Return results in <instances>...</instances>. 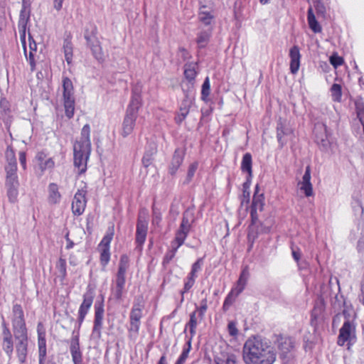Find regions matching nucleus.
Wrapping results in <instances>:
<instances>
[{
	"label": "nucleus",
	"instance_id": "nucleus-1",
	"mask_svg": "<svg viewBox=\"0 0 364 364\" xmlns=\"http://www.w3.org/2000/svg\"><path fill=\"white\" fill-rule=\"evenodd\" d=\"M10 319L15 340L16 356L19 363L23 364L27 360L28 336L25 314L21 304H15L13 305Z\"/></svg>",
	"mask_w": 364,
	"mask_h": 364
},
{
	"label": "nucleus",
	"instance_id": "nucleus-2",
	"mask_svg": "<svg viewBox=\"0 0 364 364\" xmlns=\"http://www.w3.org/2000/svg\"><path fill=\"white\" fill-rule=\"evenodd\" d=\"M243 360L246 364H273L276 353L267 341L259 336H252L243 346Z\"/></svg>",
	"mask_w": 364,
	"mask_h": 364
},
{
	"label": "nucleus",
	"instance_id": "nucleus-3",
	"mask_svg": "<svg viewBox=\"0 0 364 364\" xmlns=\"http://www.w3.org/2000/svg\"><path fill=\"white\" fill-rule=\"evenodd\" d=\"M90 127L88 124L83 126L79 140L73 146L74 166L78 173H85L87 164L91 152Z\"/></svg>",
	"mask_w": 364,
	"mask_h": 364
},
{
	"label": "nucleus",
	"instance_id": "nucleus-4",
	"mask_svg": "<svg viewBox=\"0 0 364 364\" xmlns=\"http://www.w3.org/2000/svg\"><path fill=\"white\" fill-rule=\"evenodd\" d=\"M144 307V306L143 304L134 302L129 314L128 338L133 343L136 341L139 336Z\"/></svg>",
	"mask_w": 364,
	"mask_h": 364
},
{
	"label": "nucleus",
	"instance_id": "nucleus-5",
	"mask_svg": "<svg viewBox=\"0 0 364 364\" xmlns=\"http://www.w3.org/2000/svg\"><path fill=\"white\" fill-rule=\"evenodd\" d=\"M63 101L65 116L70 119L75 114V102L73 85L68 77L63 78Z\"/></svg>",
	"mask_w": 364,
	"mask_h": 364
},
{
	"label": "nucleus",
	"instance_id": "nucleus-6",
	"mask_svg": "<svg viewBox=\"0 0 364 364\" xmlns=\"http://www.w3.org/2000/svg\"><path fill=\"white\" fill-rule=\"evenodd\" d=\"M356 341L355 323L353 319L348 318L340 328L337 343L338 346H350Z\"/></svg>",
	"mask_w": 364,
	"mask_h": 364
},
{
	"label": "nucleus",
	"instance_id": "nucleus-7",
	"mask_svg": "<svg viewBox=\"0 0 364 364\" xmlns=\"http://www.w3.org/2000/svg\"><path fill=\"white\" fill-rule=\"evenodd\" d=\"M114 225L108 228L105 235L98 245V250L100 252V263L105 267L110 259V243L114 236Z\"/></svg>",
	"mask_w": 364,
	"mask_h": 364
},
{
	"label": "nucleus",
	"instance_id": "nucleus-8",
	"mask_svg": "<svg viewBox=\"0 0 364 364\" xmlns=\"http://www.w3.org/2000/svg\"><path fill=\"white\" fill-rule=\"evenodd\" d=\"M20 183L17 173L6 174L5 187L9 201L15 203L18 201Z\"/></svg>",
	"mask_w": 364,
	"mask_h": 364
},
{
	"label": "nucleus",
	"instance_id": "nucleus-9",
	"mask_svg": "<svg viewBox=\"0 0 364 364\" xmlns=\"http://www.w3.org/2000/svg\"><path fill=\"white\" fill-rule=\"evenodd\" d=\"M2 342L1 347L4 352L8 356L9 359L11 358L14 353V349L15 347V343H14L13 336L9 328L8 323L6 322L4 317L2 316Z\"/></svg>",
	"mask_w": 364,
	"mask_h": 364
},
{
	"label": "nucleus",
	"instance_id": "nucleus-10",
	"mask_svg": "<svg viewBox=\"0 0 364 364\" xmlns=\"http://www.w3.org/2000/svg\"><path fill=\"white\" fill-rule=\"evenodd\" d=\"M104 304L103 301L96 302L95 304V318L92 335L95 338L101 337V330L102 328L104 318Z\"/></svg>",
	"mask_w": 364,
	"mask_h": 364
},
{
	"label": "nucleus",
	"instance_id": "nucleus-11",
	"mask_svg": "<svg viewBox=\"0 0 364 364\" xmlns=\"http://www.w3.org/2000/svg\"><path fill=\"white\" fill-rule=\"evenodd\" d=\"M31 11H20L19 20L18 23V31L20 33V39L23 48V51L26 55V33L28 23L30 21Z\"/></svg>",
	"mask_w": 364,
	"mask_h": 364
},
{
	"label": "nucleus",
	"instance_id": "nucleus-12",
	"mask_svg": "<svg viewBox=\"0 0 364 364\" xmlns=\"http://www.w3.org/2000/svg\"><path fill=\"white\" fill-rule=\"evenodd\" d=\"M86 193L82 189L75 193L72 202V211L74 215H80L84 213L87 204Z\"/></svg>",
	"mask_w": 364,
	"mask_h": 364
},
{
	"label": "nucleus",
	"instance_id": "nucleus-13",
	"mask_svg": "<svg viewBox=\"0 0 364 364\" xmlns=\"http://www.w3.org/2000/svg\"><path fill=\"white\" fill-rule=\"evenodd\" d=\"M148 221L140 215L138 218L136 230V243L137 247L141 249L147 235Z\"/></svg>",
	"mask_w": 364,
	"mask_h": 364
},
{
	"label": "nucleus",
	"instance_id": "nucleus-14",
	"mask_svg": "<svg viewBox=\"0 0 364 364\" xmlns=\"http://www.w3.org/2000/svg\"><path fill=\"white\" fill-rule=\"evenodd\" d=\"M129 267V259L127 255H122L119 262L118 271L116 275L115 285L125 287V277Z\"/></svg>",
	"mask_w": 364,
	"mask_h": 364
},
{
	"label": "nucleus",
	"instance_id": "nucleus-15",
	"mask_svg": "<svg viewBox=\"0 0 364 364\" xmlns=\"http://www.w3.org/2000/svg\"><path fill=\"white\" fill-rule=\"evenodd\" d=\"M293 134V129L284 121L279 119L277 125V138L281 147L287 142V137Z\"/></svg>",
	"mask_w": 364,
	"mask_h": 364
},
{
	"label": "nucleus",
	"instance_id": "nucleus-16",
	"mask_svg": "<svg viewBox=\"0 0 364 364\" xmlns=\"http://www.w3.org/2000/svg\"><path fill=\"white\" fill-rule=\"evenodd\" d=\"M276 345L279 350L280 356L284 358L287 357L288 354L294 347V343L292 338L284 336H278Z\"/></svg>",
	"mask_w": 364,
	"mask_h": 364
},
{
	"label": "nucleus",
	"instance_id": "nucleus-17",
	"mask_svg": "<svg viewBox=\"0 0 364 364\" xmlns=\"http://www.w3.org/2000/svg\"><path fill=\"white\" fill-rule=\"evenodd\" d=\"M6 164L4 166L6 174L17 173V162L15 151L11 146H8L5 151Z\"/></svg>",
	"mask_w": 364,
	"mask_h": 364
},
{
	"label": "nucleus",
	"instance_id": "nucleus-18",
	"mask_svg": "<svg viewBox=\"0 0 364 364\" xmlns=\"http://www.w3.org/2000/svg\"><path fill=\"white\" fill-rule=\"evenodd\" d=\"M142 104L141 89L136 87L132 90V95L130 103L127 109L128 113L138 115V111Z\"/></svg>",
	"mask_w": 364,
	"mask_h": 364
},
{
	"label": "nucleus",
	"instance_id": "nucleus-19",
	"mask_svg": "<svg viewBox=\"0 0 364 364\" xmlns=\"http://www.w3.org/2000/svg\"><path fill=\"white\" fill-rule=\"evenodd\" d=\"M85 38L87 41V44L90 48L94 57L98 60H103L104 54L100 46V43L97 38L94 35H85Z\"/></svg>",
	"mask_w": 364,
	"mask_h": 364
},
{
	"label": "nucleus",
	"instance_id": "nucleus-20",
	"mask_svg": "<svg viewBox=\"0 0 364 364\" xmlns=\"http://www.w3.org/2000/svg\"><path fill=\"white\" fill-rule=\"evenodd\" d=\"M185 156V150L178 148L175 150L168 167V173L173 176L182 164Z\"/></svg>",
	"mask_w": 364,
	"mask_h": 364
},
{
	"label": "nucleus",
	"instance_id": "nucleus-21",
	"mask_svg": "<svg viewBox=\"0 0 364 364\" xmlns=\"http://www.w3.org/2000/svg\"><path fill=\"white\" fill-rule=\"evenodd\" d=\"M137 117L138 115H136L134 114H133L132 113L126 112V114L122 122L121 131V135L123 137H127V136L132 134L135 127Z\"/></svg>",
	"mask_w": 364,
	"mask_h": 364
},
{
	"label": "nucleus",
	"instance_id": "nucleus-22",
	"mask_svg": "<svg viewBox=\"0 0 364 364\" xmlns=\"http://www.w3.org/2000/svg\"><path fill=\"white\" fill-rule=\"evenodd\" d=\"M70 351L74 364H82V353L80 348L79 336H75L70 340Z\"/></svg>",
	"mask_w": 364,
	"mask_h": 364
},
{
	"label": "nucleus",
	"instance_id": "nucleus-23",
	"mask_svg": "<svg viewBox=\"0 0 364 364\" xmlns=\"http://www.w3.org/2000/svg\"><path fill=\"white\" fill-rule=\"evenodd\" d=\"M289 55L290 58V71L292 74H296L299 71L301 58L299 47L297 46H292L289 50Z\"/></svg>",
	"mask_w": 364,
	"mask_h": 364
},
{
	"label": "nucleus",
	"instance_id": "nucleus-24",
	"mask_svg": "<svg viewBox=\"0 0 364 364\" xmlns=\"http://www.w3.org/2000/svg\"><path fill=\"white\" fill-rule=\"evenodd\" d=\"M301 191L304 193L306 197L313 195V187L311 183V168L308 166L306 167L305 173L302 177V181L299 183Z\"/></svg>",
	"mask_w": 364,
	"mask_h": 364
},
{
	"label": "nucleus",
	"instance_id": "nucleus-25",
	"mask_svg": "<svg viewBox=\"0 0 364 364\" xmlns=\"http://www.w3.org/2000/svg\"><path fill=\"white\" fill-rule=\"evenodd\" d=\"M28 41H29V52L28 55V50H26V58L27 61L29 63L31 66V70L34 71L36 68V60L35 57L37 53V44L29 33L28 35ZM24 55H26L24 53Z\"/></svg>",
	"mask_w": 364,
	"mask_h": 364
},
{
	"label": "nucleus",
	"instance_id": "nucleus-26",
	"mask_svg": "<svg viewBox=\"0 0 364 364\" xmlns=\"http://www.w3.org/2000/svg\"><path fill=\"white\" fill-rule=\"evenodd\" d=\"M38 162L39 168L41 171H44L47 169H52L55 166V162L51 157H48L47 154L43 151H40L36 154V156Z\"/></svg>",
	"mask_w": 364,
	"mask_h": 364
},
{
	"label": "nucleus",
	"instance_id": "nucleus-27",
	"mask_svg": "<svg viewBox=\"0 0 364 364\" xmlns=\"http://www.w3.org/2000/svg\"><path fill=\"white\" fill-rule=\"evenodd\" d=\"M197 63H188L184 65V77L188 80L189 86L193 87L195 83V79L198 74L196 71Z\"/></svg>",
	"mask_w": 364,
	"mask_h": 364
},
{
	"label": "nucleus",
	"instance_id": "nucleus-28",
	"mask_svg": "<svg viewBox=\"0 0 364 364\" xmlns=\"http://www.w3.org/2000/svg\"><path fill=\"white\" fill-rule=\"evenodd\" d=\"M214 16L212 14V10L205 6H203L200 8L198 13V19L203 24L208 26L210 25L213 21Z\"/></svg>",
	"mask_w": 364,
	"mask_h": 364
},
{
	"label": "nucleus",
	"instance_id": "nucleus-29",
	"mask_svg": "<svg viewBox=\"0 0 364 364\" xmlns=\"http://www.w3.org/2000/svg\"><path fill=\"white\" fill-rule=\"evenodd\" d=\"M48 200L51 204H57L61 200V194L59 192L58 186L55 183H51L48 186Z\"/></svg>",
	"mask_w": 364,
	"mask_h": 364
},
{
	"label": "nucleus",
	"instance_id": "nucleus-30",
	"mask_svg": "<svg viewBox=\"0 0 364 364\" xmlns=\"http://www.w3.org/2000/svg\"><path fill=\"white\" fill-rule=\"evenodd\" d=\"M156 152L157 148L156 144H149L142 158V164L144 167H148L151 164L154 160V156L156 154Z\"/></svg>",
	"mask_w": 364,
	"mask_h": 364
},
{
	"label": "nucleus",
	"instance_id": "nucleus-31",
	"mask_svg": "<svg viewBox=\"0 0 364 364\" xmlns=\"http://www.w3.org/2000/svg\"><path fill=\"white\" fill-rule=\"evenodd\" d=\"M307 20L309 26V28L314 32V33H320L321 32V26L318 23V22L316 21L315 15L313 12L312 6H311L308 9V14H307Z\"/></svg>",
	"mask_w": 364,
	"mask_h": 364
},
{
	"label": "nucleus",
	"instance_id": "nucleus-32",
	"mask_svg": "<svg viewBox=\"0 0 364 364\" xmlns=\"http://www.w3.org/2000/svg\"><path fill=\"white\" fill-rule=\"evenodd\" d=\"M252 155L250 153L245 154L241 162V170L242 172L247 173L249 177L252 176Z\"/></svg>",
	"mask_w": 364,
	"mask_h": 364
},
{
	"label": "nucleus",
	"instance_id": "nucleus-33",
	"mask_svg": "<svg viewBox=\"0 0 364 364\" xmlns=\"http://www.w3.org/2000/svg\"><path fill=\"white\" fill-rule=\"evenodd\" d=\"M259 185L255 186V191L252 198L251 208L262 211L264 206V196L262 193L258 194Z\"/></svg>",
	"mask_w": 364,
	"mask_h": 364
},
{
	"label": "nucleus",
	"instance_id": "nucleus-34",
	"mask_svg": "<svg viewBox=\"0 0 364 364\" xmlns=\"http://www.w3.org/2000/svg\"><path fill=\"white\" fill-rule=\"evenodd\" d=\"M194 215L192 213L186 211L182 218L179 228L190 232L192 224L194 223Z\"/></svg>",
	"mask_w": 364,
	"mask_h": 364
},
{
	"label": "nucleus",
	"instance_id": "nucleus-35",
	"mask_svg": "<svg viewBox=\"0 0 364 364\" xmlns=\"http://www.w3.org/2000/svg\"><path fill=\"white\" fill-rule=\"evenodd\" d=\"M198 318H199V317H198V314H197V311H193L190 314L189 321L186 325L185 330L188 327L189 328L191 338L195 336V334L196 333V328H197V326L198 323Z\"/></svg>",
	"mask_w": 364,
	"mask_h": 364
},
{
	"label": "nucleus",
	"instance_id": "nucleus-36",
	"mask_svg": "<svg viewBox=\"0 0 364 364\" xmlns=\"http://www.w3.org/2000/svg\"><path fill=\"white\" fill-rule=\"evenodd\" d=\"M191 349V338L186 342L185 346L183 347L182 352L179 355L178 358L176 361L175 364H184L188 358L189 353Z\"/></svg>",
	"mask_w": 364,
	"mask_h": 364
},
{
	"label": "nucleus",
	"instance_id": "nucleus-37",
	"mask_svg": "<svg viewBox=\"0 0 364 364\" xmlns=\"http://www.w3.org/2000/svg\"><path fill=\"white\" fill-rule=\"evenodd\" d=\"M196 282V279L191 277L187 275V277L184 279V285L183 289L180 291L181 295V298L180 300V304H181L184 301V294L187 293L194 285Z\"/></svg>",
	"mask_w": 364,
	"mask_h": 364
},
{
	"label": "nucleus",
	"instance_id": "nucleus-38",
	"mask_svg": "<svg viewBox=\"0 0 364 364\" xmlns=\"http://www.w3.org/2000/svg\"><path fill=\"white\" fill-rule=\"evenodd\" d=\"M211 30L203 31L198 34L196 42L199 47L204 48L209 41Z\"/></svg>",
	"mask_w": 364,
	"mask_h": 364
},
{
	"label": "nucleus",
	"instance_id": "nucleus-39",
	"mask_svg": "<svg viewBox=\"0 0 364 364\" xmlns=\"http://www.w3.org/2000/svg\"><path fill=\"white\" fill-rule=\"evenodd\" d=\"M65 58L68 64H70L73 60V46L70 41L65 40L63 44Z\"/></svg>",
	"mask_w": 364,
	"mask_h": 364
},
{
	"label": "nucleus",
	"instance_id": "nucleus-40",
	"mask_svg": "<svg viewBox=\"0 0 364 364\" xmlns=\"http://www.w3.org/2000/svg\"><path fill=\"white\" fill-rule=\"evenodd\" d=\"M203 258L198 259L191 266V272L188 276L193 277L196 279L198 277V273L201 270L203 265Z\"/></svg>",
	"mask_w": 364,
	"mask_h": 364
},
{
	"label": "nucleus",
	"instance_id": "nucleus-41",
	"mask_svg": "<svg viewBox=\"0 0 364 364\" xmlns=\"http://www.w3.org/2000/svg\"><path fill=\"white\" fill-rule=\"evenodd\" d=\"M331 95L334 102H341L342 97L341 86L334 83L331 87Z\"/></svg>",
	"mask_w": 364,
	"mask_h": 364
},
{
	"label": "nucleus",
	"instance_id": "nucleus-42",
	"mask_svg": "<svg viewBox=\"0 0 364 364\" xmlns=\"http://www.w3.org/2000/svg\"><path fill=\"white\" fill-rule=\"evenodd\" d=\"M56 269L62 279H64L67 276V264L66 260L60 257L56 263Z\"/></svg>",
	"mask_w": 364,
	"mask_h": 364
},
{
	"label": "nucleus",
	"instance_id": "nucleus-43",
	"mask_svg": "<svg viewBox=\"0 0 364 364\" xmlns=\"http://www.w3.org/2000/svg\"><path fill=\"white\" fill-rule=\"evenodd\" d=\"M162 220V215L159 208L156 207L154 205L152 206V225L157 227L160 226Z\"/></svg>",
	"mask_w": 364,
	"mask_h": 364
},
{
	"label": "nucleus",
	"instance_id": "nucleus-44",
	"mask_svg": "<svg viewBox=\"0 0 364 364\" xmlns=\"http://www.w3.org/2000/svg\"><path fill=\"white\" fill-rule=\"evenodd\" d=\"M93 300L94 291L91 289H89L83 294V301L80 305L90 308L93 303Z\"/></svg>",
	"mask_w": 364,
	"mask_h": 364
},
{
	"label": "nucleus",
	"instance_id": "nucleus-45",
	"mask_svg": "<svg viewBox=\"0 0 364 364\" xmlns=\"http://www.w3.org/2000/svg\"><path fill=\"white\" fill-rule=\"evenodd\" d=\"M238 296L232 293V291H230L227 296L225 299V301L223 302V309L224 311H227L230 307L232 306V304L235 302L236 298Z\"/></svg>",
	"mask_w": 364,
	"mask_h": 364
},
{
	"label": "nucleus",
	"instance_id": "nucleus-46",
	"mask_svg": "<svg viewBox=\"0 0 364 364\" xmlns=\"http://www.w3.org/2000/svg\"><path fill=\"white\" fill-rule=\"evenodd\" d=\"M210 85L209 78L207 77L203 83L202 90H201V99L203 101L207 100L208 97L210 95Z\"/></svg>",
	"mask_w": 364,
	"mask_h": 364
},
{
	"label": "nucleus",
	"instance_id": "nucleus-47",
	"mask_svg": "<svg viewBox=\"0 0 364 364\" xmlns=\"http://www.w3.org/2000/svg\"><path fill=\"white\" fill-rule=\"evenodd\" d=\"M188 233V231L178 228L176 232L173 240L178 242L179 245H183L187 238Z\"/></svg>",
	"mask_w": 364,
	"mask_h": 364
},
{
	"label": "nucleus",
	"instance_id": "nucleus-48",
	"mask_svg": "<svg viewBox=\"0 0 364 364\" xmlns=\"http://www.w3.org/2000/svg\"><path fill=\"white\" fill-rule=\"evenodd\" d=\"M249 277H250L249 269L247 267H245L242 269L240 277H239V279L237 281V282L246 287Z\"/></svg>",
	"mask_w": 364,
	"mask_h": 364
},
{
	"label": "nucleus",
	"instance_id": "nucleus-49",
	"mask_svg": "<svg viewBox=\"0 0 364 364\" xmlns=\"http://www.w3.org/2000/svg\"><path fill=\"white\" fill-rule=\"evenodd\" d=\"M90 309V308L85 307L82 305L80 306V308L78 310V318H77L78 328H80L81 327V325L83 323L85 318L86 315L87 314Z\"/></svg>",
	"mask_w": 364,
	"mask_h": 364
},
{
	"label": "nucleus",
	"instance_id": "nucleus-50",
	"mask_svg": "<svg viewBox=\"0 0 364 364\" xmlns=\"http://www.w3.org/2000/svg\"><path fill=\"white\" fill-rule=\"evenodd\" d=\"M124 287H122V286L119 287V286L114 285V287L112 288V289H111L112 294L115 299L122 300L123 294H124Z\"/></svg>",
	"mask_w": 364,
	"mask_h": 364
},
{
	"label": "nucleus",
	"instance_id": "nucleus-51",
	"mask_svg": "<svg viewBox=\"0 0 364 364\" xmlns=\"http://www.w3.org/2000/svg\"><path fill=\"white\" fill-rule=\"evenodd\" d=\"M208 309L207 300L204 299L201 301L200 306L199 307H196L195 311H197V314H198L199 320H203L205 313Z\"/></svg>",
	"mask_w": 364,
	"mask_h": 364
},
{
	"label": "nucleus",
	"instance_id": "nucleus-52",
	"mask_svg": "<svg viewBox=\"0 0 364 364\" xmlns=\"http://www.w3.org/2000/svg\"><path fill=\"white\" fill-rule=\"evenodd\" d=\"M198 162H197V161H195L190 164L188 169V173H187L186 183H189L192 180V178L194 176L195 173L198 168Z\"/></svg>",
	"mask_w": 364,
	"mask_h": 364
},
{
	"label": "nucleus",
	"instance_id": "nucleus-53",
	"mask_svg": "<svg viewBox=\"0 0 364 364\" xmlns=\"http://www.w3.org/2000/svg\"><path fill=\"white\" fill-rule=\"evenodd\" d=\"M228 331L231 336H236L238 334L237 328V322L235 321H230L228 325Z\"/></svg>",
	"mask_w": 364,
	"mask_h": 364
},
{
	"label": "nucleus",
	"instance_id": "nucleus-54",
	"mask_svg": "<svg viewBox=\"0 0 364 364\" xmlns=\"http://www.w3.org/2000/svg\"><path fill=\"white\" fill-rule=\"evenodd\" d=\"M330 63L334 68H336L343 63V59L337 55H333L330 58Z\"/></svg>",
	"mask_w": 364,
	"mask_h": 364
},
{
	"label": "nucleus",
	"instance_id": "nucleus-55",
	"mask_svg": "<svg viewBox=\"0 0 364 364\" xmlns=\"http://www.w3.org/2000/svg\"><path fill=\"white\" fill-rule=\"evenodd\" d=\"M189 104L188 102L186 100H184L182 102V105L180 107L178 113L181 114V116L186 117L188 114L189 113Z\"/></svg>",
	"mask_w": 364,
	"mask_h": 364
},
{
	"label": "nucleus",
	"instance_id": "nucleus-56",
	"mask_svg": "<svg viewBox=\"0 0 364 364\" xmlns=\"http://www.w3.org/2000/svg\"><path fill=\"white\" fill-rule=\"evenodd\" d=\"M242 196L243 201L246 200L247 202L250 200V183L248 182H245L243 183V190H242Z\"/></svg>",
	"mask_w": 364,
	"mask_h": 364
},
{
	"label": "nucleus",
	"instance_id": "nucleus-57",
	"mask_svg": "<svg viewBox=\"0 0 364 364\" xmlns=\"http://www.w3.org/2000/svg\"><path fill=\"white\" fill-rule=\"evenodd\" d=\"M46 357V348H38V364H44Z\"/></svg>",
	"mask_w": 364,
	"mask_h": 364
},
{
	"label": "nucleus",
	"instance_id": "nucleus-58",
	"mask_svg": "<svg viewBox=\"0 0 364 364\" xmlns=\"http://www.w3.org/2000/svg\"><path fill=\"white\" fill-rule=\"evenodd\" d=\"M245 289V286L236 282V284L234 285V287L231 289L230 291H232L237 296H239L243 291V290Z\"/></svg>",
	"mask_w": 364,
	"mask_h": 364
},
{
	"label": "nucleus",
	"instance_id": "nucleus-59",
	"mask_svg": "<svg viewBox=\"0 0 364 364\" xmlns=\"http://www.w3.org/2000/svg\"><path fill=\"white\" fill-rule=\"evenodd\" d=\"M312 5L315 8L317 14H324V13L326 12V8L324 5L321 2V1L313 4Z\"/></svg>",
	"mask_w": 364,
	"mask_h": 364
},
{
	"label": "nucleus",
	"instance_id": "nucleus-60",
	"mask_svg": "<svg viewBox=\"0 0 364 364\" xmlns=\"http://www.w3.org/2000/svg\"><path fill=\"white\" fill-rule=\"evenodd\" d=\"M291 254L294 259L298 262L301 258V252L299 248L291 247Z\"/></svg>",
	"mask_w": 364,
	"mask_h": 364
},
{
	"label": "nucleus",
	"instance_id": "nucleus-61",
	"mask_svg": "<svg viewBox=\"0 0 364 364\" xmlns=\"http://www.w3.org/2000/svg\"><path fill=\"white\" fill-rule=\"evenodd\" d=\"M19 162L22 168L25 170L26 168V154L24 151H20L18 154Z\"/></svg>",
	"mask_w": 364,
	"mask_h": 364
},
{
	"label": "nucleus",
	"instance_id": "nucleus-62",
	"mask_svg": "<svg viewBox=\"0 0 364 364\" xmlns=\"http://www.w3.org/2000/svg\"><path fill=\"white\" fill-rule=\"evenodd\" d=\"M175 255L176 252L170 250L166 252V255L164 256V262L169 263L170 261L175 257Z\"/></svg>",
	"mask_w": 364,
	"mask_h": 364
},
{
	"label": "nucleus",
	"instance_id": "nucleus-63",
	"mask_svg": "<svg viewBox=\"0 0 364 364\" xmlns=\"http://www.w3.org/2000/svg\"><path fill=\"white\" fill-rule=\"evenodd\" d=\"M38 337H45L46 330L42 323L39 322L37 326Z\"/></svg>",
	"mask_w": 364,
	"mask_h": 364
},
{
	"label": "nucleus",
	"instance_id": "nucleus-64",
	"mask_svg": "<svg viewBox=\"0 0 364 364\" xmlns=\"http://www.w3.org/2000/svg\"><path fill=\"white\" fill-rule=\"evenodd\" d=\"M21 11H31V0H22Z\"/></svg>",
	"mask_w": 364,
	"mask_h": 364
}]
</instances>
